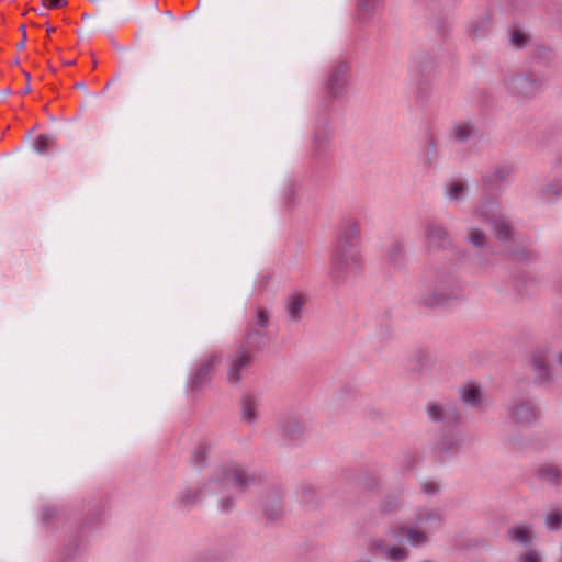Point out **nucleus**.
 <instances>
[{
    "label": "nucleus",
    "mask_w": 562,
    "mask_h": 562,
    "mask_svg": "<svg viewBox=\"0 0 562 562\" xmlns=\"http://www.w3.org/2000/svg\"><path fill=\"white\" fill-rule=\"evenodd\" d=\"M256 483V477L234 462L213 468L209 480L201 486L188 485L175 496V506L191 510L206 496H217V509L227 514L236 506V494L247 491Z\"/></svg>",
    "instance_id": "f257e3e1"
},
{
    "label": "nucleus",
    "mask_w": 562,
    "mask_h": 562,
    "mask_svg": "<svg viewBox=\"0 0 562 562\" xmlns=\"http://www.w3.org/2000/svg\"><path fill=\"white\" fill-rule=\"evenodd\" d=\"M420 301L428 307L448 306L463 297L460 281L451 274L426 271L419 284Z\"/></svg>",
    "instance_id": "f03ea898"
},
{
    "label": "nucleus",
    "mask_w": 562,
    "mask_h": 562,
    "mask_svg": "<svg viewBox=\"0 0 562 562\" xmlns=\"http://www.w3.org/2000/svg\"><path fill=\"white\" fill-rule=\"evenodd\" d=\"M363 266L360 247L335 245L330 255L329 276L335 283H342L357 276Z\"/></svg>",
    "instance_id": "7ed1b4c3"
},
{
    "label": "nucleus",
    "mask_w": 562,
    "mask_h": 562,
    "mask_svg": "<svg viewBox=\"0 0 562 562\" xmlns=\"http://www.w3.org/2000/svg\"><path fill=\"white\" fill-rule=\"evenodd\" d=\"M350 71V65L346 60L338 61L328 70L322 81V91L325 97L319 103L321 108L325 110L329 101H339L347 95Z\"/></svg>",
    "instance_id": "20e7f679"
},
{
    "label": "nucleus",
    "mask_w": 562,
    "mask_h": 562,
    "mask_svg": "<svg viewBox=\"0 0 562 562\" xmlns=\"http://www.w3.org/2000/svg\"><path fill=\"white\" fill-rule=\"evenodd\" d=\"M473 217L490 224L497 239L506 241L512 238L513 228L496 199H484L473 211Z\"/></svg>",
    "instance_id": "39448f33"
},
{
    "label": "nucleus",
    "mask_w": 562,
    "mask_h": 562,
    "mask_svg": "<svg viewBox=\"0 0 562 562\" xmlns=\"http://www.w3.org/2000/svg\"><path fill=\"white\" fill-rule=\"evenodd\" d=\"M505 411L509 423L518 428L532 427L540 417L537 402L524 395L513 396L506 404Z\"/></svg>",
    "instance_id": "423d86ee"
},
{
    "label": "nucleus",
    "mask_w": 562,
    "mask_h": 562,
    "mask_svg": "<svg viewBox=\"0 0 562 562\" xmlns=\"http://www.w3.org/2000/svg\"><path fill=\"white\" fill-rule=\"evenodd\" d=\"M306 428V422L295 412L282 413L277 420L278 434L288 443L301 440Z\"/></svg>",
    "instance_id": "0eeeda50"
},
{
    "label": "nucleus",
    "mask_w": 562,
    "mask_h": 562,
    "mask_svg": "<svg viewBox=\"0 0 562 562\" xmlns=\"http://www.w3.org/2000/svg\"><path fill=\"white\" fill-rule=\"evenodd\" d=\"M426 414L430 422L446 427L454 426L460 420L457 405L451 401H430L426 405Z\"/></svg>",
    "instance_id": "6e6552de"
},
{
    "label": "nucleus",
    "mask_w": 562,
    "mask_h": 562,
    "mask_svg": "<svg viewBox=\"0 0 562 562\" xmlns=\"http://www.w3.org/2000/svg\"><path fill=\"white\" fill-rule=\"evenodd\" d=\"M255 359L254 352L246 346H239L228 358L226 379L229 384H238L245 376Z\"/></svg>",
    "instance_id": "1a4fd4ad"
},
{
    "label": "nucleus",
    "mask_w": 562,
    "mask_h": 562,
    "mask_svg": "<svg viewBox=\"0 0 562 562\" xmlns=\"http://www.w3.org/2000/svg\"><path fill=\"white\" fill-rule=\"evenodd\" d=\"M544 81V77L540 74L525 72L513 77L510 86L517 93L529 98L542 90Z\"/></svg>",
    "instance_id": "9d476101"
},
{
    "label": "nucleus",
    "mask_w": 562,
    "mask_h": 562,
    "mask_svg": "<svg viewBox=\"0 0 562 562\" xmlns=\"http://www.w3.org/2000/svg\"><path fill=\"white\" fill-rule=\"evenodd\" d=\"M424 236L429 248L445 249L452 244V238L448 229L436 221L425 222Z\"/></svg>",
    "instance_id": "9b49d317"
},
{
    "label": "nucleus",
    "mask_w": 562,
    "mask_h": 562,
    "mask_svg": "<svg viewBox=\"0 0 562 562\" xmlns=\"http://www.w3.org/2000/svg\"><path fill=\"white\" fill-rule=\"evenodd\" d=\"M361 233L359 222L353 217H346L341 221L335 245L360 247Z\"/></svg>",
    "instance_id": "f8f14e48"
},
{
    "label": "nucleus",
    "mask_w": 562,
    "mask_h": 562,
    "mask_svg": "<svg viewBox=\"0 0 562 562\" xmlns=\"http://www.w3.org/2000/svg\"><path fill=\"white\" fill-rule=\"evenodd\" d=\"M221 361V355H210L204 358L192 375L191 387L196 391L204 386L210 380L211 372L218 367Z\"/></svg>",
    "instance_id": "ddd939ff"
},
{
    "label": "nucleus",
    "mask_w": 562,
    "mask_h": 562,
    "mask_svg": "<svg viewBox=\"0 0 562 562\" xmlns=\"http://www.w3.org/2000/svg\"><path fill=\"white\" fill-rule=\"evenodd\" d=\"M384 9V0H357L356 21L369 24L378 20Z\"/></svg>",
    "instance_id": "4468645a"
},
{
    "label": "nucleus",
    "mask_w": 562,
    "mask_h": 562,
    "mask_svg": "<svg viewBox=\"0 0 562 562\" xmlns=\"http://www.w3.org/2000/svg\"><path fill=\"white\" fill-rule=\"evenodd\" d=\"M443 517L445 515L439 508H422L416 514L415 522L430 535L442 526Z\"/></svg>",
    "instance_id": "2eb2a0df"
},
{
    "label": "nucleus",
    "mask_w": 562,
    "mask_h": 562,
    "mask_svg": "<svg viewBox=\"0 0 562 562\" xmlns=\"http://www.w3.org/2000/svg\"><path fill=\"white\" fill-rule=\"evenodd\" d=\"M468 192V183L463 180L452 179L447 181L443 186L445 198L451 203L460 204L464 202Z\"/></svg>",
    "instance_id": "dca6fc26"
},
{
    "label": "nucleus",
    "mask_w": 562,
    "mask_h": 562,
    "mask_svg": "<svg viewBox=\"0 0 562 562\" xmlns=\"http://www.w3.org/2000/svg\"><path fill=\"white\" fill-rule=\"evenodd\" d=\"M333 138V130L329 126L316 127L313 135L312 150L316 157L327 154Z\"/></svg>",
    "instance_id": "f3484780"
},
{
    "label": "nucleus",
    "mask_w": 562,
    "mask_h": 562,
    "mask_svg": "<svg viewBox=\"0 0 562 562\" xmlns=\"http://www.w3.org/2000/svg\"><path fill=\"white\" fill-rule=\"evenodd\" d=\"M263 515L268 520H278L282 514L281 494L278 490L270 491L262 504Z\"/></svg>",
    "instance_id": "a211bd4d"
},
{
    "label": "nucleus",
    "mask_w": 562,
    "mask_h": 562,
    "mask_svg": "<svg viewBox=\"0 0 562 562\" xmlns=\"http://www.w3.org/2000/svg\"><path fill=\"white\" fill-rule=\"evenodd\" d=\"M268 344L267 329L258 328L248 324L245 340L241 346H246L248 350L252 352L256 349H261Z\"/></svg>",
    "instance_id": "6ab92c4d"
},
{
    "label": "nucleus",
    "mask_w": 562,
    "mask_h": 562,
    "mask_svg": "<svg viewBox=\"0 0 562 562\" xmlns=\"http://www.w3.org/2000/svg\"><path fill=\"white\" fill-rule=\"evenodd\" d=\"M305 303L306 296L302 292L295 291L288 296L285 310L292 322L297 323L301 321Z\"/></svg>",
    "instance_id": "aec40b11"
},
{
    "label": "nucleus",
    "mask_w": 562,
    "mask_h": 562,
    "mask_svg": "<svg viewBox=\"0 0 562 562\" xmlns=\"http://www.w3.org/2000/svg\"><path fill=\"white\" fill-rule=\"evenodd\" d=\"M259 400L254 395H245L241 401V420L245 424L254 425L259 417Z\"/></svg>",
    "instance_id": "412c9836"
},
{
    "label": "nucleus",
    "mask_w": 562,
    "mask_h": 562,
    "mask_svg": "<svg viewBox=\"0 0 562 562\" xmlns=\"http://www.w3.org/2000/svg\"><path fill=\"white\" fill-rule=\"evenodd\" d=\"M512 173V168L506 165L496 166L491 171L483 176V184L485 189L492 190L497 188L503 181H505Z\"/></svg>",
    "instance_id": "4be33fe9"
},
{
    "label": "nucleus",
    "mask_w": 562,
    "mask_h": 562,
    "mask_svg": "<svg viewBox=\"0 0 562 562\" xmlns=\"http://www.w3.org/2000/svg\"><path fill=\"white\" fill-rule=\"evenodd\" d=\"M403 536H406V539L409 542V544L416 547L427 543L429 535L422 527H418L417 524L415 522V526L408 528L400 527L397 529L395 539H401Z\"/></svg>",
    "instance_id": "5701e85b"
},
{
    "label": "nucleus",
    "mask_w": 562,
    "mask_h": 562,
    "mask_svg": "<svg viewBox=\"0 0 562 562\" xmlns=\"http://www.w3.org/2000/svg\"><path fill=\"white\" fill-rule=\"evenodd\" d=\"M532 366L536 373V381L540 384L551 382V373L543 351H536L532 357Z\"/></svg>",
    "instance_id": "b1692460"
},
{
    "label": "nucleus",
    "mask_w": 562,
    "mask_h": 562,
    "mask_svg": "<svg viewBox=\"0 0 562 562\" xmlns=\"http://www.w3.org/2000/svg\"><path fill=\"white\" fill-rule=\"evenodd\" d=\"M492 30V16L488 13H484L475 21L468 25V35L473 38H482L486 36Z\"/></svg>",
    "instance_id": "393cba45"
},
{
    "label": "nucleus",
    "mask_w": 562,
    "mask_h": 562,
    "mask_svg": "<svg viewBox=\"0 0 562 562\" xmlns=\"http://www.w3.org/2000/svg\"><path fill=\"white\" fill-rule=\"evenodd\" d=\"M506 536L509 541L522 547H529L533 540V531L529 526H513L510 527Z\"/></svg>",
    "instance_id": "a878e982"
},
{
    "label": "nucleus",
    "mask_w": 562,
    "mask_h": 562,
    "mask_svg": "<svg viewBox=\"0 0 562 562\" xmlns=\"http://www.w3.org/2000/svg\"><path fill=\"white\" fill-rule=\"evenodd\" d=\"M460 398L465 405L477 407L483 401V395L479 385L467 383L460 389Z\"/></svg>",
    "instance_id": "bb28decb"
},
{
    "label": "nucleus",
    "mask_w": 562,
    "mask_h": 562,
    "mask_svg": "<svg viewBox=\"0 0 562 562\" xmlns=\"http://www.w3.org/2000/svg\"><path fill=\"white\" fill-rule=\"evenodd\" d=\"M537 476L551 485H558L562 481L561 470L558 465L551 463L541 464L537 469Z\"/></svg>",
    "instance_id": "cd10ccee"
},
{
    "label": "nucleus",
    "mask_w": 562,
    "mask_h": 562,
    "mask_svg": "<svg viewBox=\"0 0 562 562\" xmlns=\"http://www.w3.org/2000/svg\"><path fill=\"white\" fill-rule=\"evenodd\" d=\"M451 134L456 140L467 142L476 134V128L473 122L463 120L453 125Z\"/></svg>",
    "instance_id": "c85d7f7f"
},
{
    "label": "nucleus",
    "mask_w": 562,
    "mask_h": 562,
    "mask_svg": "<svg viewBox=\"0 0 562 562\" xmlns=\"http://www.w3.org/2000/svg\"><path fill=\"white\" fill-rule=\"evenodd\" d=\"M376 547L380 549L382 557L389 562H404L408 557V551L404 548L395 546L383 547L381 543H376Z\"/></svg>",
    "instance_id": "c756f323"
},
{
    "label": "nucleus",
    "mask_w": 562,
    "mask_h": 562,
    "mask_svg": "<svg viewBox=\"0 0 562 562\" xmlns=\"http://www.w3.org/2000/svg\"><path fill=\"white\" fill-rule=\"evenodd\" d=\"M468 241L475 248H485L487 245V238L485 233L476 227H470L467 233Z\"/></svg>",
    "instance_id": "7c9ffc66"
},
{
    "label": "nucleus",
    "mask_w": 562,
    "mask_h": 562,
    "mask_svg": "<svg viewBox=\"0 0 562 562\" xmlns=\"http://www.w3.org/2000/svg\"><path fill=\"white\" fill-rule=\"evenodd\" d=\"M55 145V138L53 136L41 134L34 142V150L40 155H46L48 149Z\"/></svg>",
    "instance_id": "2f4dec72"
},
{
    "label": "nucleus",
    "mask_w": 562,
    "mask_h": 562,
    "mask_svg": "<svg viewBox=\"0 0 562 562\" xmlns=\"http://www.w3.org/2000/svg\"><path fill=\"white\" fill-rule=\"evenodd\" d=\"M249 324H252V326L267 329L270 324V312L266 308H257L255 313V317L252 318Z\"/></svg>",
    "instance_id": "473e14b6"
},
{
    "label": "nucleus",
    "mask_w": 562,
    "mask_h": 562,
    "mask_svg": "<svg viewBox=\"0 0 562 562\" xmlns=\"http://www.w3.org/2000/svg\"><path fill=\"white\" fill-rule=\"evenodd\" d=\"M543 199L552 200L562 194V181L553 180L549 182L541 191Z\"/></svg>",
    "instance_id": "72a5a7b5"
},
{
    "label": "nucleus",
    "mask_w": 562,
    "mask_h": 562,
    "mask_svg": "<svg viewBox=\"0 0 562 562\" xmlns=\"http://www.w3.org/2000/svg\"><path fill=\"white\" fill-rule=\"evenodd\" d=\"M402 506V501L398 495H387L380 505L382 513L389 514L397 510Z\"/></svg>",
    "instance_id": "f704fd0d"
},
{
    "label": "nucleus",
    "mask_w": 562,
    "mask_h": 562,
    "mask_svg": "<svg viewBox=\"0 0 562 562\" xmlns=\"http://www.w3.org/2000/svg\"><path fill=\"white\" fill-rule=\"evenodd\" d=\"M459 440L452 436H448L442 438V440L438 443V448L440 451L445 453H454L459 450Z\"/></svg>",
    "instance_id": "c9c22d12"
},
{
    "label": "nucleus",
    "mask_w": 562,
    "mask_h": 562,
    "mask_svg": "<svg viewBox=\"0 0 562 562\" xmlns=\"http://www.w3.org/2000/svg\"><path fill=\"white\" fill-rule=\"evenodd\" d=\"M209 454V447L206 445H199L192 454V461L196 467H202Z\"/></svg>",
    "instance_id": "e433bc0d"
},
{
    "label": "nucleus",
    "mask_w": 562,
    "mask_h": 562,
    "mask_svg": "<svg viewBox=\"0 0 562 562\" xmlns=\"http://www.w3.org/2000/svg\"><path fill=\"white\" fill-rule=\"evenodd\" d=\"M528 43L527 35L521 30H514L510 34V44L516 48H522Z\"/></svg>",
    "instance_id": "4c0bfd02"
},
{
    "label": "nucleus",
    "mask_w": 562,
    "mask_h": 562,
    "mask_svg": "<svg viewBox=\"0 0 562 562\" xmlns=\"http://www.w3.org/2000/svg\"><path fill=\"white\" fill-rule=\"evenodd\" d=\"M546 526L550 530H558L562 526V516L557 512H551L546 516Z\"/></svg>",
    "instance_id": "58836bf2"
},
{
    "label": "nucleus",
    "mask_w": 562,
    "mask_h": 562,
    "mask_svg": "<svg viewBox=\"0 0 562 562\" xmlns=\"http://www.w3.org/2000/svg\"><path fill=\"white\" fill-rule=\"evenodd\" d=\"M437 140L432 135H430L427 139L426 147V158L429 164H431L437 157Z\"/></svg>",
    "instance_id": "ea45409f"
},
{
    "label": "nucleus",
    "mask_w": 562,
    "mask_h": 562,
    "mask_svg": "<svg viewBox=\"0 0 562 562\" xmlns=\"http://www.w3.org/2000/svg\"><path fill=\"white\" fill-rule=\"evenodd\" d=\"M517 562H541V558L537 551L528 550L517 558Z\"/></svg>",
    "instance_id": "a19ab883"
},
{
    "label": "nucleus",
    "mask_w": 562,
    "mask_h": 562,
    "mask_svg": "<svg viewBox=\"0 0 562 562\" xmlns=\"http://www.w3.org/2000/svg\"><path fill=\"white\" fill-rule=\"evenodd\" d=\"M301 494L304 502L311 503L316 496V490L312 485H305L302 487Z\"/></svg>",
    "instance_id": "79ce46f5"
},
{
    "label": "nucleus",
    "mask_w": 562,
    "mask_h": 562,
    "mask_svg": "<svg viewBox=\"0 0 562 562\" xmlns=\"http://www.w3.org/2000/svg\"><path fill=\"white\" fill-rule=\"evenodd\" d=\"M439 484L434 481H427L422 484V490L427 495H435L439 492Z\"/></svg>",
    "instance_id": "37998d69"
},
{
    "label": "nucleus",
    "mask_w": 562,
    "mask_h": 562,
    "mask_svg": "<svg viewBox=\"0 0 562 562\" xmlns=\"http://www.w3.org/2000/svg\"><path fill=\"white\" fill-rule=\"evenodd\" d=\"M54 510L52 508H45L43 510V517L46 521H48L50 519V515Z\"/></svg>",
    "instance_id": "c03bdc74"
},
{
    "label": "nucleus",
    "mask_w": 562,
    "mask_h": 562,
    "mask_svg": "<svg viewBox=\"0 0 562 562\" xmlns=\"http://www.w3.org/2000/svg\"><path fill=\"white\" fill-rule=\"evenodd\" d=\"M293 194H294V190H293V188L290 186V187L288 188V202H289V203H290V200L292 199Z\"/></svg>",
    "instance_id": "a18cd8bd"
},
{
    "label": "nucleus",
    "mask_w": 562,
    "mask_h": 562,
    "mask_svg": "<svg viewBox=\"0 0 562 562\" xmlns=\"http://www.w3.org/2000/svg\"><path fill=\"white\" fill-rule=\"evenodd\" d=\"M76 88L77 89H80V90H83V91H87V87H86V83L85 82H77L76 83Z\"/></svg>",
    "instance_id": "49530a36"
},
{
    "label": "nucleus",
    "mask_w": 562,
    "mask_h": 562,
    "mask_svg": "<svg viewBox=\"0 0 562 562\" xmlns=\"http://www.w3.org/2000/svg\"><path fill=\"white\" fill-rule=\"evenodd\" d=\"M557 362L562 367V352L557 357Z\"/></svg>",
    "instance_id": "de8ad7c7"
},
{
    "label": "nucleus",
    "mask_w": 562,
    "mask_h": 562,
    "mask_svg": "<svg viewBox=\"0 0 562 562\" xmlns=\"http://www.w3.org/2000/svg\"><path fill=\"white\" fill-rule=\"evenodd\" d=\"M413 461H414V460H413V457H408V463H407V467H406L407 469H408V468H412V465H413Z\"/></svg>",
    "instance_id": "09e8293b"
},
{
    "label": "nucleus",
    "mask_w": 562,
    "mask_h": 562,
    "mask_svg": "<svg viewBox=\"0 0 562 562\" xmlns=\"http://www.w3.org/2000/svg\"><path fill=\"white\" fill-rule=\"evenodd\" d=\"M30 90H31V87L29 85H26L24 87V89L22 90V93H27V92H30Z\"/></svg>",
    "instance_id": "8fccbe9b"
},
{
    "label": "nucleus",
    "mask_w": 562,
    "mask_h": 562,
    "mask_svg": "<svg viewBox=\"0 0 562 562\" xmlns=\"http://www.w3.org/2000/svg\"><path fill=\"white\" fill-rule=\"evenodd\" d=\"M24 47V40H22L19 44H18V48L19 49H22Z\"/></svg>",
    "instance_id": "3c124183"
},
{
    "label": "nucleus",
    "mask_w": 562,
    "mask_h": 562,
    "mask_svg": "<svg viewBox=\"0 0 562 562\" xmlns=\"http://www.w3.org/2000/svg\"><path fill=\"white\" fill-rule=\"evenodd\" d=\"M110 87V82L104 87V89L101 91V94H103Z\"/></svg>",
    "instance_id": "603ef678"
},
{
    "label": "nucleus",
    "mask_w": 562,
    "mask_h": 562,
    "mask_svg": "<svg viewBox=\"0 0 562 562\" xmlns=\"http://www.w3.org/2000/svg\"><path fill=\"white\" fill-rule=\"evenodd\" d=\"M25 78H26L27 80H30V75H29V74H25Z\"/></svg>",
    "instance_id": "864d4df0"
},
{
    "label": "nucleus",
    "mask_w": 562,
    "mask_h": 562,
    "mask_svg": "<svg viewBox=\"0 0 562 562\" xmlns=\"http://www.w3.org/2000/svg\"><path fill=\"white\" fill-rule=\"evenodd\" d=\"M559 159H560V162H562V153H561V157Z\"/></svg>",
    "instance_id": "5fc2aeb1"
}]
</instances>
